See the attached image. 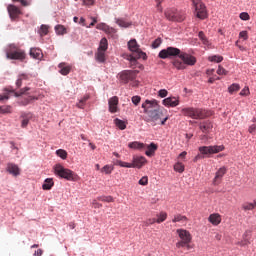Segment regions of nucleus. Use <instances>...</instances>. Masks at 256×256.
<instances>
[{
	"label": "nucleus",
	"instance_id": "nucleus-36",
	"mask_svg": "<svg viewBox=\"0 0 256 256\" xmlns=\"http://www.w3.org/2000/svg\"><path fill=\"white\" fill-rule=\"evenodd\" d=\"M97 201H102L104 203H113L115 199L113 198V196H99L97 197Z\"/></svg>",
	"mask_w": 256,
	"mask_h": 256
},
{
	"label": "nucleus",
	"instance_id": "nucleus-7",
	"mask_svg": "<svg viewBox=\"0 0 256 256\" xmlns=\"http://www.w3.org/2000/svg\"><path fill=\"white\" fill-rule=\"evenodd\" d=\"M164 15L168 21H174L177 23H182V21H185V13L175 9V8H170L167 9L164 12Z\"/></svg>",
	"mask_w": 256,
	"mask_h": 256
},
{
	"label": "nucleus",
	"instance_id": "nucleus-4",
	"mask_svg": "<svg viewBox=\"0 0 256 256\" xmlns=\"http://www.w3.org/2000/svg\"><path fill=\"white\" fill-rule=\"evenodd\" d=\"M6 57L15 61H25L27 54L25 50L19 48L16 44H10L6 50Z\"/></svg>",
	"mask_w": 256,
	"mask_h": 256
},
{
	"label": "nucleus",
	"instance_id": "nucleus-59",
	"mask_svg": "<svg viewBox=\"0 0 256 256\" xmlns=\"http://www.w3.org/2000/svg\"><path fill=\"white\" fill-rule=\"evenodd\" d=\"M92 205H93L94 209H101V207H103V204L97 202V199H94L92 201Z\"/></svg>",
	"mask_w": 256,
	"mask_h": 256
},
{
	"label": "nucleus",
	"instance_id": "nucleus-64",
	"mask_svg": "<svg viewBox=\"0 0 256 256\" xmlns=\"http://www.w3.org/2000/svg\"><path fill=\"white\" fill-rule=\"evenodd\" d=\"M41 255H43V249H38L33 254V256H41Z\"/></svg>",
	"mask_w": 256,
	"mask_h": 256
},
{
	"label": "nucleus",
	"instance_id": "nucleus-26",
	"mask_svg": "<svg viewBox=\"0 0 256 256\" xmlns=\"http://www.w3.org/2000/svg\"><path fill=\"white\" fill-rule=\"evenodd\" d=\"M198 37L200 41H202L203 45H206V47H210L211 42H209V39H207V36H205V33L203 31H200L198 33Z\"/></svg>",
	"mask_w": 256,
	"mask_h": 256
},
{
	"label": "nucleus",
	"instance_id": "nucleus-37",
	"mask_svg": "<svg viewBox=\"0 0 256 256\" xmlns=\"http://www.w3.org/2000/svg\"><path fill=\"white\" fill-rule=\"evenodd\" d=\"M96 60L99 63H104V61H105V51L98 50V52L96 53Z\"/></svg>",
	"mask_w": 256,
	"mask_h": 256
},
{
	"label": "nucleus",
	"instance_id": "nucleus-19",
	"mask_svg": "<svg viewBox=\"0 0 256 256\" xmlns=\"http://www.w3.org/2000/svg\"><path fill=\"white\" fill-rule=\"evenodd\" d=\"M145 163H147V159L143 156L138 157L136 159L133 160L132 162V169H141V167H143V165H145Z\"/></svg>",
	"mask_w": 256,
	"mask_h": 256
},
{
	"label": "nucleus",
	"instance_id": "nucleus-20",
	"mask_svg": "<svg viewBox=\"0 0 256 256\" xmlns=\"http://www.w3.org/2000/svg\"><path fill=\"white\" fill-rule=\"evenodd\" d=\"M145 147L147 149L145 152V155H147V157H153V155H155V151H157V149H159V146H157V144H155L153 142L149 145L145 144Z\"/></svg>",
	"mask_w": 256,
	"mask_h": 256
},
{
	"label": "nucleus",
	"instance_id": "nucleus-34",
	"mask_svg": "<svg viewBox=\"0 0 256 256\" xmlns=\"http://www.w3.org/2000/svg\"><path fill=\"white\" fill-rule=\"evenodd\" d=\"M116 23H117V25H119V27H124L125 29H127V27H131V25H133L132 22H127L123 19H117Z\"/></svg>",
	"mask_w": 256,
	"mask_h": 256
},
{
	"label": "nucleus",
	"instance_id": "nucleus-50",
	"mask_svg": "<svg viewBox=\"0 0 256 256\" xmlns=\"http://www.w3.org/2000/svg\"><path fill=\"white\" fill-rule=\"evenodd\" d=\"M104 33H107L108 35H115V33H117V30L111 26H106V30L104 31Z\"/></svg>",
	"mask_w": 256,
	"mask_h": 256
},
{
	"label": "nucleus",
	"instance_id": "nucleus-48",
	"mask_svg": "<svg viewBox=\"0 0 256 256\" xmlns=\"http://www.w3.org/2000/svg\"><path fill=\"white\" fill-rule=\"evenodd\" d=\"M0 113H2L3 115L7 113H12L11 106H0Z\"/></svg>",
	"mask_w": 256,
	"mask_h": 256
},
{
	"label": "nucleus",
	"instance_id": "nucleus-9",
	"mask_svg": "<svg viewBox=\"0 0 256 256\" xmlns=\"http://www.w3.org/2000/svg\"><path fill=\"white\" fill-rule=\"evenodd\" d=\"M128 49L132 52V55H136L137 58L147 59V54L139 49L137 40L132 39L128 42Z\"/></svg>",
	"mask_w": 256,
	"mask_h": 256
},
{
	"label": "nucleus",
	"instance_id": "nucleus-5",
	"mask_svg": "<svg viewBox=\"0 0 256 256\" xmlns=\"http://www.w3.org/2000/svg\"><path fill=\"white\" fill-rule=\"evenodd\" d=\"M182 115L184 117H190V119H205L209 117V113L207 110H203L201 108H193V107H187L183 108L181 110Z\"/></svg>",
	"mask_w": 256,
	"mask_h": 256
},
{
	"label": "nucleus",
	"instance_id": "nucleus-49",
	"mask_svg": "<svg viewBox=\"0 0 256 256\" xmlns=\"http://www.w3.org/2000/svg\"><path fill=\"white\" fill-rule=\"evenodd\" d=\"M56 154L58 155V157H60L61 159H67V151L63 150V149H59L56 151Z\"/></svg>",
	"mask_w": 256,
	"mask_h": 256
},
{
	"label": "nucleus",
	"instance_id": "nucleus-55",
	"mask_svg": "<svg viewBox=\"0 0 256 256\" xmlns=\"http://www.w3.org/2000/svg\"><path fill=\"white\" fill-rule=\"evenodd\" d=\"M13 3H21L23 7H29L30 3L27 0H12Z\"/></svg>",
	"mask_w": 256,
	"mask_h": 256
},
{
	"label": "nucleus",
	"instance_id": "nucleus-42",
	"mask_svg": "<svg viewBox=\"0 0 256 256\" xmlns=\"http://www.w3.org/2000/svg\"><path fill=\"white\" fill-rule=\"evenodd\" d=\"M174 171H177L178 173H183V171H185V165H183V163H176L174 165Z\"/></svg>",
	"mask_w": 256,
	"mask_h": 256
},
{
	"label": "nucleus",
	"instance_id": "nucleus-17",
	"mask_svg": "<svg viewBox=\"0 0 256 256\" xmlns=\"http://www.w3.org/2000/svg\"><path fill=\"white\" fill-rule=\"evenodd\" d=\"M251 235H252V232L250 230H246L242 236V241L238 242L237 245H240V247H245V245H250Z\"/></svg>",
	"mask_w": 256,
	"mask_h": 256
},
{
	"label": "nucleus",
	"instance_id": "nucleus-43",
	"mask_svg": "<svg viewBox=\"0 0 256 256\" xmlns=\"http://www.w3.org/2000/svg\"><path fill=\"white\" fill-rule=\"evenodd\" d=\"M254 208H255V203H244L242 205V209L244 211H253Z\"/></svg>",
	"mask_w": 256,
	"mask_h": 256
},
{
	"label": "nucleus",
	"instance_id": "nucleus-47",
	"mask_svg": "<svg viewBox=\"0 0 256 256\" xmlns=\"http://www.w3.org/2000/svg\"><path fill=\"white\" fill-rule=\"evenodd\" d=\"M23 79H27V75L22 74L18 77L17 81H16V86L19 88L23 85Z\"/></svg>",
	"mask_w": 256,
	"mask_h": 256
},
{
	"label": "nucleus",
	"instance_id": "nucleus-27",
	"mask_svg": "<svg viewBox=\"0 0 256 256\" xmlns=\"http://www.w3.org/2000/svg\"><path fill=\"white\" fill-rule=\"evenodd\" d=\"M125 59L130 61L131 67H134V65H137V59H141V58H137V54H129V55H126Z\"/></svg>",
	"mask_w": 256,
	"mask_h": 256
},
{
	"label": "nucleus",
	"instance_id": "nucleus-33",
	"mask_svg": "<svg viewBox=\"0 0 256 256\" xmlns=\"http://www.w3.org/2000/svg\"><path fill=\"white\" fill-rule=\"evenodd\" d=\"M55 31L57 35H67V28L61 24L55 26Z\"/></svg>",
	"mask_w": 256,
	"mask_h": 256
},
{
	"label": "nucleus",
	"instance_id": "nucleus-60",
	"mask_svg": "<svg viewBox=\"0 0 256 256\" xmlns=\"http://www.w3.org/2000/svg\"><path fill=\"white\" fill-rule=\"evenodd\" d=\"M249 87H245V88H243L242 90H241V92H240V95L242 96V97H247V95H249Z\"/></svg>",
	"mask_w": 256,
	"mask_h": 256
},
{
	"label": "nucleus",
	"instance_id": "nucleus-12",
	"mask_svg": "<svg viewBox=\"0 0 256 256\" xmlns=\"http://www.w3.org/2000/svg\"><path fill=\"white\" fill-rule=\"evenodd\" d=\"M7 11L11 21H17L20 15H23L21 9L13 4L8 5Z\"/></svg>",
	"mask_w": 256,
	"mask_h": 256
},
{
	"label": "nucleus",
	"instance_id": "nucleus-3",
	"mask_svg": "<svg viewBox=\"0 0 256 256\" xmlns=\"http://www.w3.org/2000/svg\"><path fill=\"white\" fill-rule=\"evenodd\" d=\"M54 175L60 177V179H66V181H77V179H79V176L75 172L69 168H65L61 164L54 166Z\"/></svg>",
	"mask_w": 256,
	"mask_h": 256
},
{
	"label": "nucleus",
	"instance_id": "nucleus-21",
	"mask_svg": "<svg viewBox=\"0 0 256 256\" xmlns=\"http://www.w3.org/2000/svg\"><path fill=\"white\" fill-rule=\"evenodd\" d=\"M58 67L60 69L59 73H61V75H69V73H71V66L65 62L60 63Z\"/></svg>",
	"mask_w": 256,
	"mask_h": 256
},
{
	"label": "nucleus",
	"instance_id": "nucleus-54",
	"mask_svg": "<svg viewBox=\"0 0 256 256\" xmlns=\"http://www.w3.org/2000/svg\"><path fill=\"white\" fill-rule=\"evenodd\" d=\"M239 38L247 41V39H249V34L247 33V31H241L239 33Z\"/></svg>",
	"mask_w": 256,
	"mask_h": 256
},
{
	"label": "nucleus",
	"instance_id": "nucleus-13",
	"mask_svg": "<svg viewBox=\"0 0 256 256\" xmlns=\"http://www.w3.org/2000/svg\"><path fill=\"white\" fill-rule=\"evenodd\" d=\"M109 112L117 113L119 111V97L113 96L108 100Z\"/></svg>",
	"mask_w": 256,
	"mask_h": 256
},
{
	"label": "nucleus",
	"instance_id": "nucleus-41",
	"mask_svg": "<svg viewBox=\"0 0 256 256\" xmlns=\"http://www.w3.org/2000/svg\"><path fill=\"white\" fill-rule=\"evenodd\" d=\"M239 89H241V86L239 84H232L231 86H229L228 88V92L233 94V93H237V91H239Z\"/></svg>",
	"mask_w": 256,
	"mask_h": 256
},
{
	"label": "nucleus",
	"instance_id": "nucleus-53",
	"mask_svg": "<svg viewBox=\"0 0 256 256\" xmlns=\"http://www.w3.org/2000/svg\"><path fill=\"white\" fill-rule=\"evenodd\" d=\"M107 24L106 23H99L96 25V29H98L99 31H106L107 30Z\"/></svg>",
	"mask_w": 256,
	"mask_h": 256
},
{
	"label": "nucleus",
	"instance_id": "nucleus-51",
	"mask_svg": "<svg viewBox=\"0 0 256 256\" xmlns=\"http://www.w3.org/2000/svg\"><path fill=\"white\" fill-rule=\"evenodd\" d=\"M139 185L145 186V185H149V177L147 176H143L139 181H138Z\"/></svg>",
	"mask_w": 256,
	"mask_h": 256
},
{
	"label": "nucleus",
	"instance_id": "nucleus-57",
	"mask_svg": "<svg viewBox=\"0 0 256 256\" xmlns=\"http://www.w3.org/2000/svg\"><path fill=\"white\" fill-rule=\"evenodd\" d=\"M158 95H159V97H161L163 99V98L167 97V95H169V92L165 89H161V90H159Z\"/></svg>",
	"mask_w": 256,
	"mask_h": 256
},
{
	"label": "nucleus",
	"instance_id": "nucleus-2",
	"mask_svg": "<svg viewBox=\"0 0 256 256\" xmlns=\"http://www.w3.org/2000/svg\"><path fill=\"white\" fill-rule=\"evenodd\" d=\"M142 109H144V113L148 116L146 119L147 123L157 125V122L161 121L163 117V108L159 106L157 100H146L142 103Z\"/></svg>",
	"mask_w": 256,
	"mask_h": 256
},
{
	"label": "nucleus",
	"instance_id": "nucleus-61",
	"mask_svg": "<svg viewBox=\"0 0 256 256\" xmlns=\"http://www.w3.org/2000/svg\"><path fill=\"white\" fill-rule=\"evenodd\" d=\"M132 103H134V105H139V103H141V97L140 96H133L132 97Z\"/></svg>",
	"mask_w": 256,
	"mask_h": 256
},
{
	"label": "nucleus",
	"instance_id": "nucleus-52",
	"mask_svg": "<svg viewBox=\"0 0 256 256\" xmlns=\"http://www.w3.org/2000/svg\"><path fill=\"white\" fill-rule=\"evenodd\" d=\"M164 0H155L156 2V9L159 13H163V6L161 5Z\"/></svg>",
	"mask_w": 256,
	"mask_h": 256
},
{
	"label": "nucleus",
	"instance_id": "nucleus-46",
	"mask_svg": "<svg viewBox=\"0 0 256 256\" xmlns=\"http://www.w3.org/2000/svg\"><path fill=\"white\" fill-rule=\"evenodd\" d=\"M27 91H31V88L29 87L22 88L19 92H15L14 95L15 97H21V95H25Z\"/></svg>",
	"mask_w": 256,
	"mask_h": 256
},
{
	"label": "nucleus",
	"instance_id": "nucleus-38",
	"mask_svg": "<svg viewBox=\"0 0 256 256\" xmlns=\"http://www.w3.org/2000/svg\"><path fill=\"white\" fill-rule=\"evenodd\" d=\"M156 217H158L156 219V223H158V224L163 223L164 221L167 220V213L166 212H160L159 214H157Z\"/></svg>",
	"mask_w": 256,
	"mask_h": 256
},
{
	"label": "nucleus",
	"instance_id": "nucleus-29",
	"mask_svg": "<svg viewBox=\"0 0 256 256\" xmlns=\"http://www.w3.org/2000/svg\"><path fill=\"white\" fill-rule=\"evenodd\" d=\"M87 101H89V95H85L83 98H81L76 104V107H78V109H85Z\"/></svg>",
	"mask_w": 256,
	"mask_h": 256
},
{
	"label": "nucleus",
	"instance_id": "nucleus-22",
	"mask_svg": "<svg viewBox=\"0 0 256 256\" xmlns=\"http://www.w3.org/2000/svg\"><path fill=\"white\" fill-rule=\"evenodd\" d=\"M199 129L202 133H209L213 129V124L210 121L202 122L199 125Z\"/></svg>",
	"mask_w": 256,
	"mask_h": 256
},
{
	"label": "nucleus",
	"instance_id": "nucleus-24",
	"mask_svg": "<svg viewBox=\"0 0 256 256\" xmlns=\"http://www.w3.org/2000/svg\"><path fill=\"white\" fill-rule=\"evenodd\" d=\"M21 117H22L21 127L23 129H25V127H27V125H29V119H31L32 115H31V113L22 114Z\"/></svg>",
	"mask_w": 256,
	"mask_h": 256
},
{
	"label": "nucleus",
	"instance_id": "nucleus-40",
	"mask_svg": "<svg viewBox=\"0 0 256 256\" xmlns=\"http://www.w3.org/2000/svg\"><path fill=\"white\" fill-rule=\"evenodd\" d=\"M208 61H211L212 63H221V61H223V56H219V55L210 56L208 58Z\"/></svg>",
	"mask_w": 256,
	"mask_h": 256
},
{
	"label": "nucleus",
	"instance_id": "nucleus-32",
	"mask_svg": "<svg viewBox=\"0 0 256 256\" xmlns=\"http://www.w3.org/2000/svg\"><path fill=\"white\" fill-rule=\"evenodd\" d=\"M109 48V43L107 41V38H102L100 41V45L98 48V51H106Z\"/></svg>",
	"mask_w": 256,
	"mask_h": 256
},
{
	"label": "nucleus",
	"instance_id": "nucleus-15",
	"mask_svg": "<svg viewBox=\"0 0 256 256\" xmlns=\"http://www.w3.org/2000/svg\"><path fill=\"white\" fill-rule=\"evenodd\" d=\"M225 173H227V168L223 166L216 172L215 177L213 179V184L219 185V183H221V180L225 176Z\"/></svg>",
	"mask_w": 256,
	"mask_h": 256
},
{
	"label": "nucleus",
	"instance_id": "nucleus-56",
	"mask_svg": "<svg viewBox=\"0 0 256 256\" xmlns=\"http://www.w3.org/2000/svg\"><path fill=\"white\" fill-rule=\"evenodd\" d=\"M240 19L242 21H249L250 17H249V13L247 12H242L240 13Z\"/></svg>",
	"mask_w": 256,
	"mask_h": 256
},
{
	"label": "nucleus",
	"instance_id": "nucleus-8",
	"mask_svg": "<svg viewBox=\"0 0 256 256\" xmlns=\"http://www.w3.org/2000/svg\"><path fill=\"white\" fill-rule=\"evenodd\" d=\"M198 19H207V7L201 0H191Z\"/></svg>",
	"mask_w": 256,
	"mask_h": 256
},
{
	"label": "nucleus",
	"instance_id": "nucleus-25",
	"mask_svg": "<svg viewBox=\"0 0 256 256\" xmlns=\"http://www.w3.org/2000/svg\"><path fill=\"white\" fill-rule=\"evenodd\" d=\"M128 147L130 149H145V144L144 143H141V142H137V141H134V142H131L128 144Z\"/></svg>",
	"mask_w": 256,
	"mask_h": 256
},
{
	"label": "nucleus",
	"instance_id": "nucleus-18",
	"mask_svg": "<svg viewBox=\"0 0 256 256\" xmlns=\"http://www.w3.org/2000/svg\"><path fill=\"white\" fill-rule=\"evenodd\" d=\"M208 221L209 223L217 227V225H220L222 221L221 214L219 213L210 214V216L208 217Z\"/></svg>",
	"mask_w": 256,
	"mask_h": 256
},
{
	"label": "nucleus",
	"instance_id": "nucleus-1",
	"mask_svg": "<svg viewBox=\"0 0 256 256\" xmlns=\"http://www.w3.org/2000/svg\"><path fill=\"white\" fill-rule=\"evenodd\" d=\"M158 57H160V59L178 57L172 61L173 67H175V69H177L178 71H183L187 69V66L193 67V65L197 63V58H195V56L186 52H181L179 48L175 47H168L166 49L161 50L159 52Z\"/></svg>",
	"mask_w": 256,
	"mask_h": 256
},
{
	"label": "nucleus",
	"instance_id": "nucleus-58",
	"mask_svg": "<svg viewBox=\"0 0 256 256\" xmlns=\"http://www.w3.org/2000/svg\"><path fill=\"white\" fill-rule=\"evenodd\" d=\"M227 71L222 66H219L217 69V75H227Z\"/></svg>",
	"mask_w": 256,
	"mask_h": 256
},
{
	"label": "nucleus",
	"instance_id": "nucleus-6",
	"mask_svg": "<svg viewBox=\"0 0 256 256\" xmlns=\"http://www.w3.org/2000/svg\"><path fill=\"white\" fill-rule=\"evenodd\" d=\"M176 233L180 239V241L176 243L177 249H181L185 246H189V243H191L193 239V237L191 236V233L185 229H177Z\"/></svg>",
	"mask_w": 256,
	"mask_h": 256
},
{
	"label": "nucleus",
	"instance_id": "nucleus-23",
	"mask_svg": "<svg viewBox=\"0 0 256 256\" xmlns=\"http://www.w3.org/2000/svg\"><path fill=\"white\" fill-rule=\"evenodd\" d=\"M29 55L32 59H41L43 52L39 48H31Z\"/></svg>",
	"mask_w": 256,
	"mask_h": 256
},
{
	"label": "nucleus",
	"instance_id": "nucleus-62",
	"mask_svg": "<svg viewBox=\"0 0 256 256\" xmlns=\"http://www.w3.org/2000/svg\"><path fill=\"white\" fill-rule=\"evenodd\" d=\"M159 45H161V38L156 39V40L152 43L153 49H157V47H159Z\"/></svg>",
	"mask_w": 256,
	"mask_h": 256
},
{
	"label": "nucleus",
	"instance_id": "nucleus-45",
	"mask_svg": "<svg viewBox=\"0 0 256 256\" xmlns=\"http://www.w3.org/2000/svg\"><path fill=\"white\" fill-rule=\"evenodd\" d=\"M102 173H105L106 175H111V173L113 172V166L110 165H105L102 169H101Z\"/></svg>",
	"mask_w": 256,
	"mask_h": 256
},
{
	"label": "nucleus",
	"instance_id": "nucleus-30",
	"mask_svg": "<svg viewBox=\"0 0 256 256\" xmlns=\"http://www.w3.org/2000/svg\"><path fill=\"white\" fill-rule=\"evenodd\" d=\"M114 123H115L116 127H118V129H120L121 131H124V129H127V124L125 123V121H123L119 118H116L114 120Z\"/></svg>",
	"mask_w": 256,
	"mask_h": 256
},
{
	"label": "nucleus",
	"instance_id": "nucleus-39",
	"mask_svg": "<svg viewBox=\"0 0 256 256\" xmlns=\"http://www.w3.org/2000/svg\"><path fill=\"white\" fill-rule=\"evenodd\" d=\"M47 33H49V26H47L45 24L41 25L40 30H39L40 36L45 37V35H47Z\"/></svg>",
	"mask_w": 256,
	"mask_h": 256
},
{
	"label": "nucleus",
	"instance_id": "nucleus-44",
	"mask_svg": "<svg viewBox=\"0 0 256 256\" xmlns=\"http://www.w3.org/2000/svg\"><path fill=\"white\" fill-rule=\"evenodd\" d=\"M252 123H253V124H251V125L249 126L248 131H249V133H251L252 135H255V133H256V118H253V119H252Z\"/></svg>",
	"mask_w": 256,
	"mask_h": 256
},
{
	"label": "nucleus",
	"instance_id": "nucleus-28",
	"mask_svg": "<svg viewBox=\"0 0 256 256\" xmlns=\"http://www.w3.org/2000/svg\"><path fill=\"white\" fill-rule=\"evenodd\" d=\"M172 223H187V216L181 214L175 215L172 219Z\"/></svg>",
	"mask_w": 256,
	"mask_h": 256
},
{
	"label": "nucleus",
	"instance_id": "nucleus-11",
	"mask_svg": "<svg viewBox=\"0 0 256 256\" xmlns=\"http://www.w3.org/2000/svg\"><path fill=\"white\" fill-rule=\"evenodd\" d=\"M137 77V71L125 70L119 74V79L122 83H129V81H134Z\"/></svg>",
	"mask_w": 256,
	"mask_h": 256
},
{
	"label": "nucleus",
	"instance_id": "nucleus-16",
	"mask_svg": "<svg viewBox=\"0 0 256 256\" xmlns=\"http://www.w3.org/2000/svg\"><path fill=\"white\" fill-rule=\"evenodd\" d=\"M6 171H8V173L14 177L21 175V169H19V166H17L15 163H8Z\"/></svg>",
	"mask_w": 256,
	"mask_h": 256
},
{
	"label": "nucleus",
	"instance_id": "nucleus-31",
	"mask_svg": "<svg viewBox=\"0 0 256 256\" xmlns=\"http://www.w3.org/2000/svg\"><path fill=\"white\" fill-rule=\"evenodd\" d=\"M53 185H54L53 180L51 178H47L44 184L42 185V189H44V191H49L51 190Z\"/></svg>",
	"mask_w": 256,
	"mask_h": 256
},
{
	"label": "nucleus",
	"instance_id": "nucleus-35",
	"mask_svg": "<svg viewBox=\"0 0 256 256\" xmlns=\"http://www.w3.org/2000/svg\"><path fill=\"white\" fill-rule=\"evenodd\" d=\"M115 165H118V167H126L127 169H133L132 163L123 162L121 160H116Z\"/></svg>",
	"mask_w": 256,
	"mask_h": 256
},
{
	"label": "nucleus",
	"instance_id": "nucleus-14",
	"mask_svg": "<svg viewBox=\"0 0 256 256\" xmlns=\"http://www.w3.org/2000/svg\"><path fill=\"white\" fill-rule=\"evenodd\" d=\"M179 97L171 96L162 101L164 107H177L179 105Z\"/></svg>",
	"mask_w": 256,
	"mask_h": 256
},
{
	"label": "nucleus",
	"instance_id": "nucleus-10",
	"mask_svg": "<svg viewBox=\"0 0 256 256\" xmlns=\"http://www.w3.org/2000/svg\"><path fill=\"white\" fill-rule=\"evenodd\" d=\"M225 147L223 146H201L199 151L202 155H213L215 153H221Z\"/></svg>",
	"mask_w": 256,
	"mask_h": 256
},
{
	"label": "nucleus",
	"instance_id": "nucleus-63",
	"mask_svg": "<svg viewBox=\"0 0 256 256\" xmlns=\"http://www.w3.org/2000/svg\"><path fill=\"white\" fill-rule=\"evenodd\" d=\"M33 99H37V98H35V97H30L29 99H26V100L22 101V102H21V105H23V106L25 107V106L29 105V103H30L31 101H33Z\"/></svg>",
	"mask_w": 256,
	"mask_h": 256
}]
</instances>
